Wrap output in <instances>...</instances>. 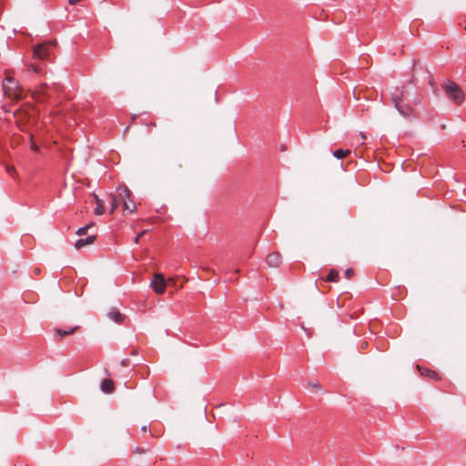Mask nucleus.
<instances>
[{
  "instance_id": "f257e3e1",
  "label": "nucleus",
  "mask_w": 466,
  "mask_h": 466,
  "mask_svg": "<svg viewBox=\"0 0 466 466\" xmlns=\"http://www.w3.org/2000/svg\"><path fill=\"white\" fill-rule=\"evenodd\" d=\"M442 88L448 98L456 105H461L464 101L465 94L460 86L452 81L443 83Z\"/></svg>"
},
{
  "instance_id": "f03ea898",
  "label": "nucleus",
  "mask_w": 466,
  "mask_h": 466,
  "mask_svg": "<svg viewBox=\"0 0 466 466\" xmlns=\"http://www.w3.org/2000/svg\"><path fill=\"white\" fill-rule=\"evenodd\" d=\"M402 95L392 94L391 101L398 112L406 118L415 117V110L408 104L402 102Z\"/></svg>"
},
{
  "instance_id": "7ed1b4c3",
  "label": "nucleus",
  "mask_w": 466,
  "mask_h": 466,
  "mask_svg": "<svg viewBox=\"0 0 466 466\" xmlns=\"http://www.w3.org/2000/svg\"><path fill=\"white\" fill-rule=\"evenodd\" d=\"M130 191L126 186L118 187V197L122 200L123 209L128 213H133L136 210V205L130 199Z\"/></svg>"
},
{
  "instance_id": "20e7f679",
  "label": "nucleus",
  "mask_w": 466,
  "mask_h": 466,
  "mask_svg": "<svg viewBox=\"0 0 466 466\" xmlns=\"http://www.w3.org/2000/svg\"><path fill=\"white\" fill-rule=\"evenodd\" d=\"M4 91L5 94L13 98H19L20 97V91L18 83L12 77L7 76L5 78V82L4 84Z\"/></svg>"
},
{
  "instance_id": "39448f33",
  "label": "nucleus",
  "mask_w": 466,
  "mask_h": 466,
  "mask_svg": "<svg viewBox=\"0 0 466 466\" xmlns=\"http://www.w3.org/2000/svg\"><path fill=\"white\" fill-rule=\"evenodd\" d=\"M150 287L153 289V290L156 293L163 294L167 288V284H166L164 276L161 273L155 274L150 282Z\"/></svg>"
},
{
  "instance_id": "423d86ee",
  "label": "nucleus",
  "mask_w": 466,
  "mask_h": 466,
  "mask_svg": "<svg viewBox=\"0 0 466 466\" xmlns=\"http://www.w3.org/2000/svg\"><path fill=\"white\" fill-rule=\"evenodd\" d=\"M266 262L269 267L278 268L281 264V256L279 252H273L268 255Z\"/></svg>"
},
{
  "instance_id": "0eeeda50",
  "label": "nucleus",
  "mask_w": 466,
  "mask_h": 466,
  "mask_svg": "<svg viewBox=\"0 0 466 466\" xmlns=\"http://www.w3.org/2000/svg\"><path fill=\"white\" fill-rule=\"evenodd\" d=\"M48 46L46 45H38L34 49V56L37 58L44 59L48 56Z\"/></svg>"
},
{
  "instance_id": "6e6552de",
  "label": "nucleus",
  "mask_w": 466,
  "mask_h": 466,
  "mask_svg": "<svg viewBox=\"0 0 466 466\" xmlns=\"http://www.w3.org/2000/svg\"><path fill=\"white\" fill-rule=\"evenodd\" d=\"M107 316L110 319L119 324L122 323L125 319V316L116 308L111 309Z\"/></svg>"
},
{
  "instance_id": "1a4fd4ad",
  "label": "nucleus",
  "mask_w": 466,
  "mask_h": 466,
  "mask_svg": "<svg viewBox=\"0 0 466 466\" xmlns=\"http://www.w3.org/2000/svg\"><path fill=\"white\" fill-rule=\"evenodd\" d=\"M100 389L105 393H112L115 390L114 382L109 379H105L100 383Z\"/></svg>"
},
{
  "instance_id": "9d476101",
  "label": "nucleus",
  "mask_w": 466,
  "mask_h": 466,
  "mask_svg": "<svg viewBox=\"0 0 466 466\" xmlns=\"http://www.w3.org/2000/svg\"><path fill=\"white\" fill-rule=\"evenodd\" d=\"M95 239H96L95 236H88L85 238H80V239L76 240V242L75 243V248L76 249H80L86 245L94 243Z\"/></svg>"
},
{
  "instance_id": "9b49d317",
  "label": "nucleus",
  "mask_w": 466,
  "mask_h": 466,
  "mask_svg": "<svg viewBox=\"0 0 466 466\" xmlns=\"http://www.w3.org/2000/svg\"><path fill=\"white\" fill-rule=\"evenodd\" d=\"M120 204H122V200L119 199L117 187L116 193L111 195L110 214H112Z\"/></svg>"
},
{
  "instance_id": "f8f14e48",
  "label": "nucleus",
  "mask_w": 466,
  "mask_h": 466,
  "mask_svg": "<svg viewBox=\"0 0 466 466\" xmlns=\"http://www.w3.org/2000/svg\"><path fill=\"white\" fill-rule=\"evenodd\" d=\"M78 329V326L72 327L68 329L56 328L54 331L62 339L64 336L70 335Z\"/></svg>"
},
{
  "instance_id": "ddd939ff",
  "label": "nucleus",
  "mask_w": 466,
  "mask_h": 466,
  "mask_svg": "<svg viewBox=\"0 0 466 466\" xmlns=\"http://www.w3.org/2000/svg\"><path fill=\"white\" fill-rule=\"evenodd\" d=\"M421 375L428 377L430 379L438 380H440V377L438 373L434 370H429V369H420Z\"/></svg>"
},
{
  "instance_id": "4468645a",
  "label": "nucleus",
  "mask_w": 466,
  "mask_h": 466,
  "mask_svg": "<svg viewBox=\"0 0 466 466\" xmlns=\"http://www.w3.org/2000/svg\"><path fill=\"white\" fill-rule=\"evenodd\" d=\"M339 279V271L336 269H331L326 278V281H329V282H338Z\"/></svg>"
},
{
  "instance_id": "2eb2a0df",
  "label": "nucleus",
  "mask_w": 466,
  "mask_h": 466,
  "mask_svg": "<svg viewBox=\"0 0 466 466\" xmlns=\"http://www.w3.org/2000/svg\"><path fill=\"white\" fill-rule=\"evenodd\" d=\"M96 198V209H95V214L96 215H102L105 213V208H104V205H103V201L101 199L98 198L97 196L95 197Z\"/></svg>"
},
{
  "instance_id": "dca6fc26",
  "label": "nucleus",
  "mask_w": 466,
  "mask_h": 466,
  "mask_svg": "<svg viewBox=\"0 0 466 466\" xmlns=\"http://www.w3.org/2000/svg\"><path fill=\"white\" fill-rule=\"evenodd\" d=\"M307 389L311 393H318V392L321 391V386L318 382H309L307 384Z\"/></svg>"
},
{
  "instance_id": "f3484780",
  "label": "nucleus",
  "mask_w": 466,
  "mask_h": 466,
  "mask_svg": "<svg viewBox=\"0 0 466 466\" xmlns=\"http://www.w3.org/2000/svg\"><path fill=\"white\" fill-rule=\"evenodd\" d=\"M350 154V150L349 149H337L333 152V156L338 158H343Z\"/></svg>"
},
{
  "instance_id": "a211bd4d",
  "label": "nucleus",
  "mask_w": 466,
  "mask_h": 466,
  "mask_svg": "<svg viewBox=\"0 0 466 466\" xmlns=\"http://www.w3.org/2000/svg\"><path fill=\"white\" fill-rule=\"evenodd\" d=\"M91 227V225H86L85 227L79 228L76 231V234L79 236L85 235L87 232V229Z\"/></svg>"
},
{
  "instance_id": "6ab92c4d",
  "label": "nucleus",
  "mask_w": 466,
  "mask_h": 466,
  "mask_svg": "<svg viewBox=\"0 0 466 466\" xmlns=\"http://www.w3.org/2000/svg\"><path fill=\"white\" fill-rule=\"evenodd\" d=\"M49 89H50V88H49L46 85H43V86L39 88V90L37 91V93H38V95H40V94H42V93H43V94H44V95H46V96H49V94H48Z\"/></svg>"
},
{
  "instance_id": "aec40b11",
  "label": "nucleus",
  "mask_w": 466,
  "mask_h": 466,
  "mask_svg": "<svg viewBox=\"0 0 466 466\" xmlns=\"http://www.w3.org/2000/svg\"><path fill=\"white\" fill-rule=\"evenodd\" d=\"M30 147L35 152L38 151V146L33 141L32 135L30 136Z\"/></svg>"
},
{
  "instance_id": "412c9836",
  "label": "nucleus",
  "mask_w": 466,
  "mask_h": 466,
  "mask_svg": "<svg viewBox=\"0 0 466 466\" xmlns=\"http://www.w3.org/2000/svg\"><path fill=\"white\" fill-rule=\"evenodd\" d=\"M353 274H354V271L352 268H347L345 270V276L347 279H350L353 276Z\"/></svg>"
},
{
  "instance_id": "4be33fe9",
  "label": "nucleus",
  "mask_w": 466,
  "mask_h": 466,
  "mask_svg": "<svg viewBox=\"0 0 466 466\" xmlns=\"http://www.w3.org/2000/svg\"><path fill=\"white\" fill-rule=\"evenodd\" d=\"M147 451L146 449H143V448H139V447H137L135 450H134V453H137V454H143V453H146Z\"/></svg>"
},
{
  "instance_id": "5701e85b",
  "label": "nucleus",
  "mask_w": 466,
  "mask_h": 466,
  "mask_svg": "<svg viewBox=\"0 0 466 466\" xmlns=\"http://www.w3.org/2000/svg\"><path fill=\"white\" fill-rule=\"evenodd\" d=\"M6 172L9 174V175H14L15 170V167H10V166H7L6 167Z\"/></svg>"
},
{
  "instance_id": "b1692460",
  "label": "nucleus",
  "mask_w": 466,
  "mask_h": 466,
  "mask_svg": "<svg viewBox=\"0 0 466 466\" xmlns=\"http://www.w3.org/2000/svg\"><path fill=\"white\" fill-rule=\"evenodd\" d=\"M145 233H146V231H142L141 233H139V234L135 238L134 242H135L136 244H138L140 237H141L142 235H144Z\"/></svg>"
},
{
  "instance_id": "393cba45",
  "label": "nucleus",
  "mask_w": 466,
  "mask_h": 466,
  "mask_svg": "<svg viewBox=\"0 0 466 466\" xmlns=\"http://www.w3.org/2000/svg\"><path fill=\"white\" fill-rule=\"evenodd\" d=\"M30 70H32L33 72H38V68L35 66H30Z\"/></svg>"
},
{
  "instance_id": "a878e982",
  "label": "nucleus",
  "mask_w": 466,
  "mask_h": 466,
  "mask_svg": "<svg viewBox=\"0 0 466 466\" xmlns=\"http://www.w3.org/2000/svg\"><path fill=\"white\" fill-rule=\"evenodd\" d=\"M141 431H144V432H147V426H142L141 427Z\"/></svg>"
},
{
  "instance_id": "bb28decb",
  "label": "nucleus",
  "mask_w": 466,
  "mask_h": 466,
  "mask_svg": "<svg viewBox=\"0 0 466 466\" xmlns=\"http://www.w3.org/2000/svg\"><path fill=\"white\" fill-rule=\"evenodd\" d=\"M360 136L361 137L362 140L366 139V136L363 133H360Z\"/></svg>"
}]
</instances>
